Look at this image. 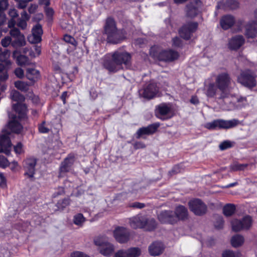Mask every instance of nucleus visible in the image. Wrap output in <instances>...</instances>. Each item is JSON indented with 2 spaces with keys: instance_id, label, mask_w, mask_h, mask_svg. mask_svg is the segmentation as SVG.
Listing matches in <instances>:
<instances>
[{
  "instance_id": "obj_1",
  "label": "nucleus",
  "mask_w": 257,
  "mask_h": 257,
  "mask_svg": "<svg viewBox=\"0 0 257 257\" xmlns=\"http://www.w3.org/2000/svg\"><path fill=\"white\" fill-rule=\"evenodd\" d=\"M104 34L107 36V42L114 44L120 43L124 39L125 36V32L122 30H118L114 20L110 18L106 20Z\"/></svg>"
},
{
  "instance_id": "obj_2",
  "label": "nucleus",
  "mask_w": 257,
  "mask_h": 257,
  "mask_svg": "<svg viewBox=\"0 0 257 257\" xmlns=\"http://www.w3.org/2000/svg\"><path fill=\"white\" fill-rule=\"evenodd\" d=\"M131 227L134 229H144L147 231H152L157 226V222L154 218H149L146 216L138 214L129 219Z\"/></svg>"
},
{
  "instance_id": "obj_3",
  "label": "nucleus",
  "mask_w": 257,
  "mask_h": 257,
  "mask_svg": "<svg viewBox=\"0 0 257 257\" xmlns=\"http://www.w3.org/2000/svg\"><path fill=\"white\" fill-rule=\"evenodd\" d=\"M215 84L219 90L218 96L216 97L218 102H219L231 93V78L228 74L222 73L217 75L215 79Z\"/></svg>"
},
{
  "instance_id": "obj_4",
  "label": "nucleus",
  "mask_w": 257,
  "mask_h": 257,
  "mask_svg": "<svg viewBox=\"0 0 257 257\" xmlns=\"http://www.w3.org/2000/svg\"><path fill=\"white\" fill-rule=\"evenodd\" d=\"M247 102L246 97L236 96L232 93L226 96L218 102L222 108L227 110H231L240 108L245 105Z\"/></svg>"
},
{
  "instance_id": "obj_5",
  "label": "nucleus",
  "mask_w": 257,
  "mask_h": 257,
  "mask_svg": "<svg viewBox=\"0 0 257 257\" xmlns=\"http://www.w3.org/2000/svg\"><path fill=\"white\" fill-rule=\"evenodd\" d=\"M150 55L155 60L165 62L173 61L179 57V54L177 51L172 50H161L156 47H151Z\"/></svg>"
},
{
  "instance_id": "obj_6",
  "label": "nucleus",
  "mask_w": 257,
  "mask_h": 257,
  "mask_svg": "<svg viewBox=\"0 0 257 257\" xmlns=\"http://www.w3.org/2000/svg\"><path fill=\"white\" fill-rule=\"evenodd\" d=\"M239 122V120L236 119L228 120L218 119L205 123L204 127L210 130L229 129L237 126Z\"/></svg>"
},
{
  "instance_id": "obj_7",
  "label": "nucleus",
  "mask_w": 257,
  "mask_h": 257,
  "mask_svg": "<svg viewBox=\"0 0 257 257\" xmlns=\"http://www.w3.org/2000/svg\"><path fill=\"white\" fill-rule=\"evenodd\" d=\"M112 59L117 63L120 68L123 64L126 68H129L131 65V55L126 52L118 49L111 54Z\"/></svg>"
},
{
  "instance_id": "obj_8",
  "label": "nucleus",
  "mask_w": 257,
  "mask_h": 257,
  "mask_svg": "<svg viewBox=\"0 0 257 257\" xmlns=\"http://www.w3.org/2000/svg\"><path fill=\"white\" fill-rule=\"evenodd\" d=\"M255 75L250 70L242 71L237 77V81L241 85L248 88H253L256 85Z\"/></svg>"
},
{
  "instance_id": "obj_9",
  "label": "nucleus",
  "mask_w": 257,
  "mask_h": 257,
  "mask_svg": "<svg viewBox=\"0 0 257 257\" xmlns=\"http://www.w3.org/2000/svg\"><path fill=\"white\" fill-rule=\"evenodd\" d=\"M188 206L190 211L197 216L203 215L207 211V205L199 199L189 201Z\"/></svg>"
},
{
  "instance_id": "obj_10",
  "label": "nucleus",
  "mask_w": 257,
  "mask_h": 257,
  "mask_svg": "<svg viewBox=\"0 0 257 257\" xmlns=\"http://www.w3.org/2000/svg\"><path fill=\"white\" fill-rule=\"evenodd\" d=\"M76 159L74 154H69L66 158L61 163L59 169L58 177L62 178L65 176L66 173L69 172Z\"/></svg>"
},
{
  "instance_id": "obj_11",
  "label": "nucleus",
  "mask_w": 257,
  "mask_h": 257,
  "mask_svg": "<svg viewBox=\"0 0 257 257\" xmlns=\"http://www.w3.org/2000/svg\"><path fill=\"white\" fill-rule=\"evenodd\" d=\"M252 219L250 216H245L241 220L233 219L231 221L232 230L238 232L243 229H248L251 226Z\"/></svg>"
},
{
  "instance_id": "obj_12",
  "label": "nucleus",
  "mask_w": 257,
  "mask_h": 257,
  "mask_svg": "<svg viewBox=\"0 0 257 257\" xmlns=\"http://www.w3.org/2000/svg\"><path fill=\"white\" fill-rule=\"evenodd\" d=\"M95 245L99 246V252L104 256L111 255L114 250V247L111 243L104 240L102 238H97L94 240Z\"/></svg>"
},
{
  "instance_id": "obj_13",
  "label": "nucleus",
  "mask_w": 257,
  "mask_h": 257,
  "mask_svg": "<svg viewBox=\"0 0 257 257\" xmlns=\"http://www.w3.org/2000/svg\"><path fill=\"white\" fill-rule=\"evenodd\" d=\"M198 26L197 22L187 23L179 30L180 36L185 40H189L191 37L192 34L196 31Z\"/></svg>"
},
{
  "instance_id": "obj_14",
  "label": "nucleus",
  "mask_w": 257,
  "mask_h": 257,
  "mask_svg": "<svg viewBox=\"0 0 257 257\" xmlns=\"http://www.w3.org/2000/svg\"><path fill=\"white\" fill-rule=\"evenodd\" d=\"M171 108L166 104H161L157 106L155 110V115L159 119L166 120L171 118Z\"/></svg>"
},
{
  "instance_id": "obj_15",
  "label": "nucleus",
  "mask_w": 257,
  "mask_h": 257,
  "mask_svg": "<svg viewBox=\"0 0 257 257\" xmlns=\"http://www.w3.org/2000/svg\"><path fill=\"white\" fill-rule=\"evenodd\" d=\"M113 236L117 242L124 243L129 240L130 233L128 229L125 227H117L113 231Z\"/></svg>"
},
{
  "instance_id": "obj_16",
  "label": "nucleus",
  "mask_w": 257,
  "mask_h": 257,
  "mask_svg": "<svg viewBox=\"0 0 257 257\" xmlns=\"http://www.w3.org/2000/svg\"><path fill=\"white\" fill-rule=\"evenodd\" d=\"M158 219L162 223L174 224L177 223L172 210L162 211L158 214Z\"/></svg>"
},
{
  "instance_id": "obj_17",
  "label": "nucleus",
  "mask_w": 257,
  "mask_h": 257,
  "mask_svg": "<svg viewBox=\"0 0 257 257\" xmlns=\"http://www.w3.org/2000/svg\"><path fill=\"white\" fill-rule=\"evenodd\" d=\"M158 91L157 85L155 83H150L144 89L139 91L141 96L147 99L153 98Z\"/></svg>"
},
{
  "instance_id": "obj_18",
  "label": "nucleus",
  "mask_w": 257,
  "mask_h": 257,
  "mask_svg": "<svg viewBox=\"0 0 257 257\" xmlns=\"http://www.w3.org/2000/svg\"><path fill=\"white\" fill-rule=\"evenodd\" d=\"M201 6L200 0H195L186 5L185 8L186 15L190 18L196 17L199 13V8Z\"/></svg>"
},
{
  "instance_id": "obj_19",
  "label": "nucleus",
  "mask_w": 257,
  "mask_h": 257,
  "mask_svg": "<svg viewBox=\"0 0 257 257\" xmlns=\"http://www.w3.org/2000/svg\"><path fill=\"white\" fill-rule=\"evenodd\" d=\"M36 163L37 160L35 158H29L24 162L23 166L25 171V176L30 178L34 177Z\"/></svg>"
},
{
  "instance_id": "obj_20",
  "label": "nucleus",
  "mask_w": 257,
  "mask_h": 257,
  "mask_svg": "<svg viewBox=\"0 0 257 257\" xmlns=\"http://www.w3.org/2000/svg\"><path fill=\"white\" fill-rule=\"evenodd\" d=\"M159 123H154L147 127L139 128L136 133L137 138L140 139L143 135H151L155 133L160 126Z\"/></svg>"
},
{
  "instance_id": "obj_21",
  "label": "nucleus",
  "mask_w": 257,
  "mask_h": 257,
  "mask_svg": "<svg viewBox=\"0 0 257 257\" xmlns=\"http://www.w3.org/2000/svg\"><path fill=\"white\" fill-rule=\"evenodd\" d=\"M102 65L103 67L110 72H116L121 69L120 66L112 58L110 59L108 56L104 57Z\"/></svg>"
},
{
  "instance_id": "obj_22",
  "label": "nucleus",
  "mask_w": 257,
  "mask_h": 257,
  "mask_svg": "<svg viewBox=\"0 0 257 257\" xmlns=\"http://www.w3.org/2000/svg\"><path fill=\"white\" fill-rule=\"evenodd\" d=\"M12 144L8 135L0 136V153L3 152L8 155L10 153Z\"/></svg>"
},
{
  "instance_id": "obj_23",
  "label": "nucleus",
  "mask_w": 257,
  "mask_h": 257,
  "mask_svg": "<svg viewBox=\"0 0 257 257\" xmlns=\"http://www.w3.org/2000/svg\"><path fill=\"white\" fill-rule=\"evenodd\" d=\"M244 39L241 35L232 37L228 41V48L232 50H236L244 44Z\"/></svg>"
},
{
  "instance_id": "obj_24",
  "label": "nucleus",
  "mask_w": 257,
  "mask_h": 257,
  "mask_svg": "<svg viewBox=\"0 0 257 257\" xmlns=\"http://www.w3.org/2000/svg\"><path fill=\"white\" fill-rule=\"evenodd\" d=\"M164 248L165 247L162 242L155 241L149 246V252L152 256H158L163 253Z\"/></svg>"
},
{
  "instance_id": "obj_25",
  "label": "nucleus",
  "mask_w": 257,
  "mask_h": 257,
  "mask_svg": "<svg viewBox=\"0 0 257 257\" xmlns=\"http://www.w3.org/2000/svg\"><path fill=\"white\" fill-rule=\"evenodd\" d=\"M174 213L175 214L177 222L179 220H184L186 219L188 216V211L187 208L181 205L176 207Z\"/></svg>"
},
{
  "instance_id": "obj_26",
  "label": "nucleus",
  "mask_w": 257,
  "mask_h": 257,
  "mask_svg": "<svg viewBox=\"0 0 257 257\" xmlns=\"http://www.w3.org/2000/svg\"><path fill=\"white\" fill-rule=\"evenodd\" d=\"M239 7V3L236 0H226L222 1L218 3L216 6L217 9H230L235 10Z\"/></svg>"
},
{
  "instance_id": "obj_27",
  "label": "nucleus",
  "mask_w": 257,
  "mask_h": 257,
  "mask_svg": "<svg viewBox=\"0 0 257 257\" xmlns=\"http://www.w3.org/2000/svg\"><path fill=\"white\" fill-rule=\"evenodd\" d=\"M245 35L247 38H254L257 34V22L253 21L249 22L245 27Z\"/></svg>"
},
{
  "instance_id": "obj_28",
  "label": "nucleus",
  "mask_w": 257,
  "mask_h": 257,
  "mask_svg": "<svg viewBox=\"0 0 257 257\" xmlns=\"http://www.w3.org/2000/svg\"><path fill=\"white\" fill-rule=\"evenodd\" d=\"M235 23L234 17L230 15L223 16L220 20V25L224 30H227L231 27Z\"/></svg>"
},
{
  "instance_id": "obj_29",
  "label": "nucleus",
  "mask_w": 257,
  "mask_h": 257,
  "mask_svg": "<svg viewBox=\"0 0 257 257\" xmlns=\"http://www.w3.org/2000/svg\"><path fill=\"white\" fill-rule=\"evenodd\" d=\"M13 109L18 113L20 118H25L27 110L25 104L18 103L13 105Z\"/></svg>"
},
{
  "instance_id": "obj_30",
  "label": "nucleus",
  "mask_w": 257,
  "mask_h": 257,
  "mask_svg": "<svg viewBox=\"0 0 257 257\" xmlns=\"http://www.w3.org/2000/svg\"><path fill=\"white\" fill-rule=\"evenodd\" d=\"M26 77L33 82L37 81L40 77V72L35 69L28 68L27 70Z\"/></svg>"
},
{
  "instance_id": "obj_31",
  "label": "nucleus",
  "mask_w": 257,
  "mask_h": 257,
  "mask_svg": "<svg viewBox=\"0 0 257 257\" xmlns=\"http://www.w3.org/2000/svg\"><path fill=\"white\" fill-rule=\"evenodd\" d=\"M26 45L25 38L24 35H19L17 37L12 38V46L14 48H19Z\"/></svg>"
},
{
  "instance_id": "obj_32",
  "label": "nucleus",
  "mask_w": 257,
  "mask_h": 257,
  "mask_svg": "<svg viewBox=\"0 0 257 257\" xmlns=\"http://www.w3.org/2000/svg\"><path fill=\"white\" fill-rule=\"evenodd\" d=\"M9 126L12 132L17 134L20 133L23 128L22 125L15 118L10 121Z\"/></svg>"
},
{
  "instance_id": "obj_33",
  "label": "nucleus",
  "mask_w": 257,
  "mask_h": 257,
  "mask_svg": "<svg viewBox=\"0 0 257 257\" xmlns=\"http://www.w3.org/2000/svg\"><path fill=\"white\" fill-rule=\"evenodd\" d=\"M218 89L216 85L213 83L209 84L207 87L206 94L208 97H213L216 94L218 95V93H217V89Z\"/></svg>"
},
{
  "instance_id": "obj_34",
  "label": "nucleus",
  "mask_w": 257,
  "mask_h": 257,
  "mask_svg": "<svg viewBox=\"0 0 257 257\" xmlns=\"http://www.w3.org/2000/svg\"><path fill=\"white\" fill-rule=\"evenodd\" d=\"M244 238L242 236L236 234L233 236L231 239V243L233 247H237L242 244Z\"/></svg>"
},
{
  "instance_id": "obj_35",
  "label": "nucleus",
  "mask_w": 257,
  "mask_h": 257,
  "mask_svg": "<svg viewBox=\"0 0 257 257\" xmlns=\"http://www.w3.org/2000/svg\"><path fill=\"white\" fill-rule=\"evenodd\" d=\"M11 99L15 101H17L18 103L23 102L25 98L17 90H13L11 92Z\"/></svg>"
},
{
  "instance_id": "obj_36",
  "label": "nucleus",
  "mask_w": 257,
  "mask_h": 257,
  "mask_svg": "<svg viewBox=\"0 0 257 257\" xmlns=\"http://www.w3.org/2000/svg\"><path fill=\"white\" fill-rule=\"evenodd\" d=\"M235 210L234 205L232 204H228L225 205L223 208V212L224 215L230 216L232 215Z\"/></svg>"
},
{
  "instance_id": "obj_37",
  "label": "nucleus",
  "mask_w": 257,
  "mask_h": 257,
  "mask_svg": "<svg viewBox=\"0 0 257 257\" xmlns=\"http://www.w3.org/2000/svg\"><path fill=\"white\" fill-rule=\"evenodd\" d=\"M127 257H139L141 254V249L138 247H131L126 250Z\"/></svg>"
},
{
  "instance_id": "obj_38",
  "label": "nucleus",
  "mask_w": 257,
  "mask_h": 257,
  "mask_svg": "<svg viewBox=\"0 0 257 257\" xmlns=\"http://www.w3.org/2000/svg\"><path fill=\"white\" fill-rule=\"evenodd\" d=\"M17 62L20 66L29 65L31 62L29 58L24 55H20L17 58Z\"/></svg>"
},
{
  "instance_id": "obj_39",
  "label": "nucleus",
  "mask_w": 257,
  "mask_h": 257,
  "mask_svg": "<svg viewBox=\"0 0 257 257\" xmlns=\"http://www.w3.org/2000/svg\"><path fill=\"white\" fill-rule=\"evenodd\" d=\"M11 52L8 50L2 51V49L0 48V61L6 64L7 61H10L9 58L10 56Z\"/></svg>"
},
{
  "instance_id": "obj_40",
  "label": "nucleus",
  "mask_w": 257,
  "mask_h": 257,
  "mask_svg": "<svg viewBox=\"0 0 257 257\" xmlns=\"http://www.w3.org/2000/svg\"><path fill=\"white\" fill-rule=\"evenodd\" d=\"M15 87L22 91L26 92L29 89V85L27 83L22 81H17L15 82Z\"/></svg>"
},
{
  "instance_id": "obj_41",
  "label": "nucleus",
  "mask_w": 257,
  "mask_h": 257,
  "mask_svg": "<svg viewBox=\"0 0 257 257\" xmlns=\"http://www.w3.org/2000/svg\"><path fill=\"white\" fill-rule=\"evenodd\" d=\"M85 221V218L84 217L83 215L79 213L76 215H75L74 216L73 218V222L75 224L81 226L83 225V223Z\"/></svg>"
},
{
  "instance_id": "obj_42",
  "label": "nucleus",
  "mask_w": 257,
  "mask_h": 257,
  "mask_svg": "<svg viewBox=\"0 0 257 257\" xmlns=\"http://www.w3.org/2000/svg\"><path fill=\"white\" fill-rule=\"evenodd\" d=\"M247 165L246 164L234 163L230 166V169L232 171H241L243 170Z\"/></svg>"
},
{
  "instance_id": "obj_43",
  "label": "nucleus",
  "mask_w": 257,
  "mask_h": 257,
  "mask_svg": "<svg viewBox=\"0 0 257 257\" xmlns=\"http://www.w3.org/2000/svg\"><path fill=\"white\" fill-rule=\"evenodd\" d=\"M64 41L67 43L71 44L74 48H76L77 46V42L73 37L70 35H65L63 37Z\"/></svg>"
},
{
  "instance_id": "obj_44",
  "label": "nucleus",
  "mask_w": 257,
  "mask_h": 257,
  "mask_svg": "<svg viewBox=\"0 0 257 257\" xmlns=\"http://www.w3.org/2000/svg\"><path fill=\"white\" fill-rule=\"evenodd\" d=\"M240 253L231 250H225L222 253V257H240Z\"/></svg>"
},
{
  "instance_id": "obj_45",
  "label": "nucleus",
  "mask_w": 257,
  "mask_h": 257,
  "mask_svg": "<svg viewBox=\"0 0 257 257\" xmlns=\"http://www.w3.org/2000/svg\"><path fill=\"white\" fill-rule=\"evenodd\" d=\"M11 61H7L6 64L0 63V73H2L1 74L8 73V71L11 68Z\"/></svg>"
},
{
  "instance_id": "obj_46",
  "label": "nucleus",
  "mask_w": 257,
  "mask_h": 257,
  "mask_svg": "<svg viewBox=\"0 0 257 257\" xmlns=\"http://www.w3.org/2000/svg\"><path fill=\"white\" fill-rule=\"evenodd\" d=\"M28 41L30 43L36 44L41 41L42 38L40 36L35 35L32 33V34L28 37Z\"/></svg>"
},
{
  "instance_id": "obj_47",
  "label": "nucleus",
  "mask_w": 257,
  "mask_h": 257,
  "mask_svg": "<svg viewBox=\"0 0 257 257\" xmlns=\"http://www.w3.org/2000/svg\"><path fill=\"white\" fill-rule=\"evenodd\" d=\"M234 144V142H232L230 141H225L219 145V147L221 150L223 151L232 147Z\"/></svg>"
},
{
  "instance_id": "obj_48",
  "label": "nucleus",
  "mask_w": 257,
  "mask_h": 257,
  "mask_svg": "<svg viewBox=\"0 0 257 257\" xmlns=\"http://www.w3.org/2000/svg\"><path fill=\"white\" fill-rule=\"evenodd\" d=\"M70 204V200L69 199H64L60 200L57 203V207L59 209L63 210Z\"/></svg>"
},
{
  "instance_id": "obj_49",
  "label": "nucleus",
  "mask_w": 257,
  "mask_h": 257,
  "mask_svg": "<svg viewBox=\"0 0 257 257\" xmlns=\"http://www.w3.org/2000/svg\"><path fill=\"white\" fill-rule=\"evenodd\" d=\"M32 33L41 37L43 34L42 26L39 24L36 25L32 29Z\"/></svg>"
},
{
  "instance_id": "obj_50",
  "label": "nucleus",
  "mask_w": 257,
  "mask_h": 257,
  "mask_svg": "<svg viewBox=\"0 0 257 257\" xmlns=\"http://www.w3.org/2000/svg\"><path fill=\"white\" fill-rule=\"evenodd\" d=\"M216 221L215 222V227L216 228L220 229L223 227L224 221L222 217L218 216L216 217Z\"/></svg>"
},
{
  "instance_id": "obj_51",
  "label": "nucleus",
  "mask_w": 257,
  "mask_h": 257,
  "mask_svg": "<svg viewBox=\"0 0 257 257\" xmlns=\"http://www.w3.org/2000/svg\"><path fill=\"white\" fill-rule=\"evenodd\" d=\"M10 34L11 35V38H14L17 37L19 35H23V34H21L20 30L17 28H14L11 29L10 31Z\"/></svg>"
},
{
  "instance_id": "obj_52",
  "label": "nucleus",
  "mask_w": 257,
  "mask_h": 257,
  "mask_svg": "<svg viewBox=\"0 0 257 257\" xmlns=\"http://www.w3.org/2000/svg\"><path fill=\"white\" fill-rule=\"evenodd\" d=\"M2 45L4 47H8L10 44H12V38L9 36H7L1 41Z\"/></svg>"
},
{
  "instance_id": "obj_53",
  "label": "nucleus",
  "mask_w": 257,
  "mask_h": 257,
  "mask_svg": "<svg viewBox=\"0 0 257 257\" xmlns=\"http://www.w3.org/2000/svg\"><path fill=\"white\" fill-rule=\"evenodd\" d=\"M45 121H43L42 123L39 125V131L41 133H48L49 132V129L45 126Z\"/></svg>"
},
{
  "instance_id": "obj_54",
  "label": "nucleus",
  "mask_w": 257,
  "mask_h": 257,
  "mask_svg": "<svg viewBox=\"0 0 257 257\" xmlns=\"http://www.w3.org/2000/svg\"><path fill=\"white\" fill-rule=\"evenodd\" d=\"M27 21L24 19H19L17 23V26L22 30L26 29L27 26Z\"/></svg>"
},
{
  "instance_id": "obj_55",
  "label": "nucleus",
  "mask_w": 257,
  "mask_h": 257,
  "mask_svg": "<svg viewBox=\"0 0 257 257\" xmlns=\"http://www.w3.org/2000/svg\"><path fill=\"white\" fill-rule=\"evenodd\" d=\"M130 206L132 208L142 209L145 207V204L139 202H135L130 204Z\"/></svg>"
},
{
  "instance_id": "obj_56",
  "label": "nucleus",
  "mask_w": 257,
  "mask_h": 257,
  "mask_svg": "<svg viewBox=\"0 0 257 257\" xmlns=\"http://www.w3.org/2000/svg\"><path fill=\"white\" fill-rule=\"evenodd\" d=\"M114 257H127L126 250L120 249L114 255Z\"/></svg>"
},
{
  "instance_id": "obj_57",
  "label": "nucleus",
  "mask_w": 257,
  "mask_h": 257,
  "mask_svg": "<svg viewBox=\"0 0 257 257\" xmlns=\"http://www.w3.org/2000/svg\"><path fill=\"white\" fill-rule=\"evenodd\" d=\"M181 169L179 165L175 166L171 171L169 172V174L172 176L174 174L181 172Z\"/></svg>"
},
{
  "instance_id": "obj_58",
  "label": "nucleus",
  "mask_w": 257,
  "mask_h": 257,
  "mask_svg": "<svg viewBox=\"0 0 257 257\" xmlns=\"http://www.w3.org/2000/svg\"><path fill=\"white\" fill-rule=\"evenodd\" d=\"M8 161L4 156L0 155V166L6 167L8 165Z\"/></svg>"
},
{
  "instance_id": "obj_59",
  "label": "nucleus",
  "mask_w": 257,
  "mask_h": 257,
  "mask_svg": "<svg viewBox=\"0 0 257 257\" xmlns=\"http://www.w3.org/2000/svg\"><path fill=\"white\" fill-rule=\"evenodd\" d=\"M71 257H89L82 252L76 251L71 254Z\"/></svg>"
},
{
  "instance_id": "obj_60",
  "label": "nucleus",
  "mask_w": 257,
  "mask_h": 257,
  "mask_svg": "<svg viewBox=\"0 0 257 257\" xmlns=\"http://www.w3.org/2000/svg\"><path fill=\"white\" fill-rule=\"evenodd\" d=\"M15 75L19 78H22L24 76L23 70L21 68H17L15 70Z\"/></svg>"
},
{
  "instance_id": "obj_61",
  "label": "nucleus",
  "mask_w": 257,
  "mask_h": 257,
  "mask_svg": "<svg viewBox=\"0 0 257 257\" xmlns=\"http://www.w3.org/2000/svg\"><path fill=\"white\" fill-rule=\"evenodd\" d=\"M8 6L7 0H0V12L6 10Z\"/></svg>"
},
{
  "instance_id": "obj_62",
  "label": "nucleus",
  "mask_w": 257,
  "mask_h": 257,
  "mask_svg": "<svg viewBox=\"0 0 257 257\" xmlns=\"http://www.w3.org/2000/svg\"><path fill=\"white\" fill-rule=\"evenodd\" d=\"M134 148L135 149H143L145 148V145L141 142H137L133 144Z\"/></svg>"
},
{
  "instance_id": "obj_63",
  "label": "nucleus",
  "mask_w": 257,
  "mask_h": 257,
  "mask_svg": "<svg viewBox=\"0 0 257 257\" xmlns=\"http://www.w3.org/2000/svg\"><path fill=\"white\" fill-rule=\"evenodd\" d=\"M22 147L23 145L21 143H18L17 146L14 147L15 152L17 154H21L23 151Z\"/></svg>"
},
{
  "instance_id": "obj_64",
  "label": "nucleus",
  "mask_w": 257,
  "mask_h": 257,
  "mask_svg": "<svg viewBox=\"0 0 257 257\" xmlns=\"http://www.w3.org/2000/svg\"><path fill=\"white\" fill-rule=\"evenodd\" d=\"M172 41H173V45L174 46L179 47L181 44V39L177 37L174 38L172 40Z\"/></svg>"
}]
</instances>
